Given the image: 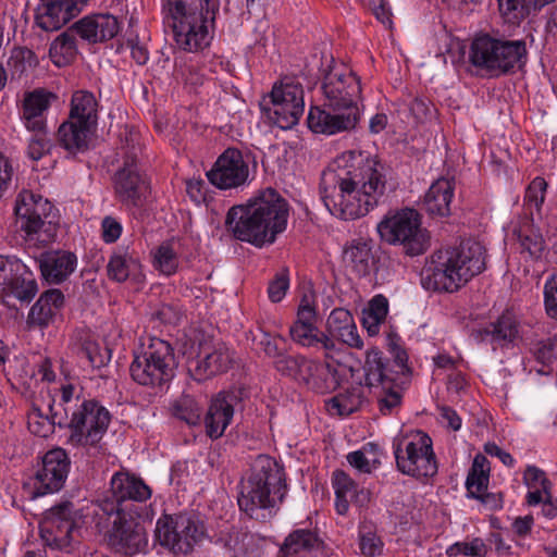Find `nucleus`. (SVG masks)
<instances>
[{
    "instance_id": "9d476101",
    "label": "nucleus",
    "mask_w": 557,
    "mask_h": 557,
    "mask_svg": "<svg viewBox=\"0 0 557 557\" xmlns=\"http://www.w3.org/2000/svg\"><path fill=\"white\" fill-rule=\"evenodd\" d=\"M84 523L82 510L70 500H62L47 509L39 522L44 545L51 550L71 554L81 543Z\"/></svg>"
},
{
    "instance_id": "423d86ee",
    "label": "nucleus",
    "mask_w": 557,
    "mask_h": 557,
    "mask_svg": "<svg viewBox=\"0 0 557 557\" xmlns=\"http://www.w3.org/2000/svg\"><path fill=\"white\" fill-rule=\"evenodd\" d=\"M53 423L69 430L67 443L73 447H96L108 431L112 416L97 399H83L75 408L57 410L49 405Z\"/></svg>"
},
{
    "instance_id": "473e14b6",
    "label": "nucleus",
    "mask_w": 557,
    "mask_h": 557,
    "mask_svg": "<svg viewBox=\"0 0 557 557\" xmlns=\"http://www.w3.org/2000/svg\"><path fill=\"white\" fill-rule=\"evenodd\" d=\"M343 258L347 268L358 277L369 275L374 263L370 243L361 238L351 240L345 247Z\"/></svg>"
},
{
    "instance_id": "aec40b11",
    "label": "nucleus",
    "mask_w": 557,
    "mask_h": 557,
    "mask_svg": "<svg viewBox=\"0 0 557 557\" xmlns=\"http://www.w3.org/2000/svg\"><path fill=\"white\" fill-rule=\"evenodd\" d=\"M208 181L221 190L244 186L249 177V166L242 151L230 147L216 159L211 170L207 172Z\"/></svg>"
},
{
    "instance_id": "393cba45",
    "label": "nucleus",
    "mask_w": 557,
    "mask_h": 557,
    "mask_svg": "<svg viewBox=\"0 0 557 557\" xmlns=\"http://www.w3.org/2000/svg\"><path fill=\"white\" fill-rule=\"evenodd\" d=\"M69 29L75 37L78 36L88 44H97L115 37L120 30V23L111 14L98 13L79 18Z\"/></svg>"
},
{
    "instance_id": "0e129e2a",
    "label": "nucleus",
    "mask_w": 557,
    "mask_h": 557,
    "mask_svg": "<svg viewBox=\"0 0 557 557\" xmlns=\"http://www.w3.org/2000/svg\"><path fill=\"white\" fill-rule=\"evenodd\" d=\"M320 370V363L305 356L298 355V362L295 369L293 379L307 384L308 381L312 380L313 374Z\"/></svg>"
},
{
    "instance_id": "052dcab7",
    "label": "nucleus",
    "mask_w": 557,
    "mask_h": 557,
    "mask_svg": "<svg viewBox=\"0 0 557 557\" xmlns=\"http://www.w3.org/2000/svg\"><path fill=\"white\" fill-rule=\"evenodd\" d=\"M523 483L529 488H542L543 493H548L553 487V484L546 476V473L535 466L527 467L523 473Z\"/></svg>"
},
{
    "instance_id": "4d7b16f0",
    "label": "nucleus",
    "mask_w": 557,
    "mask_h": 557,
    "mask_svg": "<svg viewBox=\"0 0 557 557\" xmlns=\"http://www.w3.org/2000/svg\"><path fill=\"white\" fill-rule=\"evenodd\" d=\"M154 261L159 270L166 275L174 274L178 267L176 253L169 244H162L158 247Z\"/></svg>"
},
{
    "instance_id": "09e8293b",
    "label": "nucleus",
    "mask_w": 557,
    "mask_h": 557,
    "mask_svg": "<svg viewBox=\"0 0 557 557\" xmlns=\"http://www.w3.org/2000/svg\"><path fill=\"white\" fill-rule=\"evenodd\" d=\"M265 98L269 103H275L278 100V102L284 104L299 103L301 107H305L304 89L301 85L294 82L274 84L271 92Z\"/></svg>"
},
{
    "instance_id": "7ed1b4c3",
    "label": "nucleus",
    "mask_w": 557,
    "mask_h": 557,
    "mask_svg": "<svg viewBox=\"0 0 557 557\" xmlns=\"http://www.w3.org/2000/svg\"><path fill=\"white\" fill-rule=\"evenodd\" d=\"M485 248L475 240H462L458 246L441 249L432 255L422 270L421 283L428 290L457 292L485 268Z\"/></svg>"
},
{
    "instance_id": "0eeeda50",
    "label": "nucleus",
    "mask_w": 557,
    "mask_h": 557,
    "mask_svg": "<svg viewBox=\"0 0 557 557\" xmlns=\"http://www.w3.org/2000/svg\"><path fill=\"white\" fill-rule=\"evenodd\" d=\"M470 62L491 77H499L521 70L528 63L524 39H510L505 35H478L470 47Z\"/></svg>"
},
{
    "instance_id": "c9c22d12",
    "label": "nucleus",
    "mask_w": 557,
    "mask_h": 557,
    "mask_svg": "<svg viewBox=\"0 0 557 557\" xmlns=\"http://www.w3.org/2000/svg\"><path fill=\"white\" fill-rule=\"evenodd\" d=\"M304 108L299 103L284 104L275 101V103H269L267 98L260 102L261 111L267 115L271 123L282 129H289L295 126L300 116L304 113Z\"/></svg>"
},
{
    "instance_id": "a19ab883",
    "label": "nucleus",
    "mask_w": 557,
    "mask_h": 557,
    "mask_svg": "<svg viewBox=\"0 0 557 557\" xmlns=\"http://www.w3.org/2000/svg\"><path fill=\"white\" fill-rule=\"evenodd\" d=\"M78 54L77 41L67 28L61 33L50 45L49 57L54 65L63 67L72 64Z\"/></svg>"
},
{
    "instance_id": "5701e85b",
    "label": "nucleus",
    "mask_w": 557,
    "mask_h": 557,
    "mask_svg": "<svg viewBox=\"0 0 557 557\" xmlns=\"http://www.w3.org/2000/svg\"><path fill=\"white\" fill-rule=\"evenodd\" d=\"M242 400L240 389L220 392L212 400L203 418L206 434L211 440L220 438L230 425L235 406Z\"/></svg>"
},
{
    "instance_id": "7c9ffc66",
    "label": "nucleus",
    "mask_w": 557,
    "mask_h": 557,
    "mask_svg": "<svg viewBox=\"0 0 557 557\" xmlns=\"http://www.w3.org/2000/svg\"><path fill=\"white\" fill-rule=\"evenodd\" d=\"M323 541L310 529L292 531L281 544L276 557H302L319 549Z\"/></svg>"
},
{
    "instance_id": "412c9836",
    "label": "nucleus",
    "mask_w": 557,
    "mask_h": 557,
    "mask_svg": "<svg viewBox=\"0 0 557 557\" xmlns=\"http://www.w3.org/2000/svg\"><path fill=\"white\" fill-rule=\"evenodd\" d=\"M90 0H40L35 8V25L45 32L61 29L76 17Z\"/></svg>"
},
{
    "instance_id": "603ef678",
    "label": "nucleus",
    "mask_w": 557,
    "mask_h": 557,
    "mask_svg": "<svg viewBox=\"0 0 557 557\" xmlns=\"http://www.w3.org/2000/svg\"><path fill=\"white\" fill-rule=\"evenodd\" d=\"M547 189V183L543 177H535L528 186L524 194V206L530 210V216L533 215L531 210L535 208L536 212L540 213L542 206L545 200V194Z\"/></svg>"
},
{
    "instance_id": "bb28decb",
    "label": "nucleus",
    "mask_w": 557,
    "mask_h": 557,
    "mask_svg": "<svg viewBox=\"0 0 557 557\" xmlns=\"http://www.w3.org/2000/svg\"><path fill=\"white\" fill-rule=\"evenodd\" d=\"M326 329L330 338H337L344 344L354 348H362L363 342L358 334L354 317L349 310L345 308H335L326 321Z\"/></svg>"
},
{
    "instance_id": "4c0bfd02",
    "label": "nucleus",
    "mask_w": 557,
    "mask_h": 557,
    "mask_svg": "<svg viewBox=\"0 0 557 557\" xmlns=\"http://www.w3.org/2000/svg\"><path fill=\"white\" fill-rule=\"evenodd\" d=\"M364 401L361 384L347 388L344 393H339L324 400V406L330 414L339 417H348L358 411Z\"/></svg>"
},
{
    "instance_id": "72a5a7b5",
    "label": "nucleus",
    "mask_w": 557,
    "mask_h": 557,
    "mask_svg": "<svg viewBox=\"0 0 557 557\" xmlns=\"http://www.w3.org/2000/svg\"><path fill=\"white\" fill-rule=\"evenodd\" d=\"M95 129L67 117L58 129V141L71 154L88 149V139Z\"/></svg>"
},
{
    "instance_id": "6ab92c4d",
    "label": "nucleus",
    "mask_w": 557,
    "mask_h": 557,
    "mask_svg": "<svg viewBox=\"0 0 557 557\" xmlns=\"http://www.w3.org/2000/svg\"><path fill=\"white\" fill-rule=\"evenodd\" d=\"M144 516L115 515L108 532L109 544L125 556L144 553L148 546V536L140 519Z\"/></svg>"
},
{
    "instance_id": "f3484780",
    "label": "nucleus",
    "mask_w": 557,
    "mask_h": 557,
    "mask_svg": "<svg viewBox=\"0 0 557 557\" xmlns=\"http://www.w3.org/2000/svg\"><path fill=\"white\" fill-rule=\"evenodd\" d=\"M53 209V205L41 195L23 189L15 199L14 214L20 228L30 237L54 223Z\"/></svg>"
},
{
    "instance_id": "1a4fd4ad",
    "label": "nucleus",
    "mask_w": 557,
    "mask_h": 557,
    "mask_svg": "<svg viewBox=\"0 0 557 557\" xmlns=\"http://www.w3.org/2000/svg\"><path fill=\"white\" fill-rule=\"evenodd\" d=\"M386 351L388 356L377 347L367 350L363 371L364 384L369 388L404 385L405 379L411 373L407 350L401 345V337L394 331L387 333Z\"/></svg>"
},
{
    "instance_id": "de8ad7c7",
    "label": "nucleus",
    "mask_w": 557,
    "mask_h": 557,
    "mask_svg": "<svg viewBox=\"0 0 557 557\" xmlns=\"http://www.w3.org/2000/svg\"><path fill=\"white\" fill-rule=\"evenodd\" d=\"M173 417L184 421L190 426H196L201 420V407L198 401L190 395L183 394L171 406Z\"/></svg>"
},
{
    "instance_id": "13d9d810",
    "label": "nucleus",
    "mask_w": 557,
    "mask_h": 557,
    "mask_svg": "<svg viewBox=\"0 0 557 557\" xmlns=\"http://www.w3.org/2000/svg\"><path fill=\"white\" fill-rule=\"evenodd\" d=\"M379 388L383 393L377 400L379 409L383 414H391L392 411L401 404L403 385L391 386V388L387 386H380Z\"/></svg>"
},
{
    "instance_id": "58836bf2",
    "label": "nucleus",
    "mask_w": 557,
    "mask_h": 557,
    "mask_svg": "<svg viewBox=\"0 0 557 557\" xmlns=\"http://www.w3.org/2000/svg\"><path fill=\"white\" fill-rule=\"evenodd\" d=\"M497 3L504 23L512 26H519L531 13L545 7L542 0H497Z\"/></svg>"
},
{
    "instance_id": "79ce46f5",
    "label": "nucleus",
    "mask_w": 557,
    "mask_h": 557,
    "mask_svg": "<svg viewBox=\"0 0 557 557\" xmlns=\"http://www.w3.org/2000/svg\"><path fill=\"white\" fill-rule=\"evenodd\" d=\"M388 313V300L382 295H375L362 311V326L367 330L369 336H375L380 332V326L385 322Z\"/></svg>"
},
{
    "instance_id": "c85d7f7f",
    "label": "nucleus",
    "mask_w": 557,
    "mask_h": 557,
    "mask_svg": "<svg viewBox=\"0 0 557 557\" xmlns=\"http://www.w3.org/2000/svg\"><path fill=\"white\" fill-rule=\"evenodd\" d=\"M76 255L71 251H54L47 253L39 262L44 278L50 284L63 283L75 270Z\"/></svg>"
},
{
    "instance_id": "6e6d98bb",
    "label": "nucleus",
    "mask_w": 557,
    "mask_h": 557,
    "mask_svg": "<svg viewBox=\"0 0 557 557\" xmlns=\"http://www.w3.org/2000/svg\"><path fill=\"white\" fill-rule=\"evenodd\" d=\"M531 352L537 362L548 367L557 358V338L547 337L536 342Z\"/></svg>"
},
{
    "instance_id": "ddd939ff",
    "label": "nucleus",
    "mask_w": 557,
    "mask_h": 557,
    "mask_svg": "<svg viewBox=\"0 0 557 557\" xmlns=\"http://www.w3.org/2000/svg\"><path fill=\"white\" fill-rule=\"evenodd\" d=\"M111 497L106 499L102 510L111 515L148 516L144 505L152 494L145 481L127 472H116L110 482Z\"/></svg>"
},
{
    "instance_id": "c756f323",
    "label": "nucleus",
    "mask_w": 557,
    "mask_h": 557,
    "mask_svg": "<svg viewBox=\"0 0 557 557\" xmlns=\"http://www.w3.org/2000/svg\"><path fill=\"white\" fill-rule=\"evenodd\" d=\"M53 92L45 89H35L27 92L23 100L22 116L25 120V126L29 131L46 129V121L42 113L50 107V100L55 99Z\"/></svg>"
},
{
    "instance_id": "a878e982",
    "label": "nucleus",
    "mask_w": 557,
    "mask_h": 557,
    "mask_svg": "<svg viewBox=\"0 0 557 557\" xmlns=\"http://www.w3.org/2000/svg\"><path fill=\"white\" fill-rule=\"evenodd\" d=\"M455 177H440L431 184L423 199V209L433 218L451 214L450 205L455 194Z\"/></svg>"
},
{
    "instance_id": "b1692460",
    "label": "nucleus",
    "mask_w": 557,
    "mask_h": 557,
    "mask_svg": "<svg viewBox=\"0 0 557 557\" xmlns=\"http://www.w3.org/2000/svg\"><path fill=\"white\" fill-rule=\"evenodd\" d=\"M359 120L360 113L346 110L332 111L325 107H311L307 117V124L313 133L335 135L354 129Z\"/></svg>"
},
{
    "instance_id": "864d4df0",
    "label": "nucleus",
    "mask_w": 557,
    "mask_h": 557,
    "mask_svg": "<svg viewBox=\"0 0 557 557\" xmlns=\"http://www.w3.org/2000/svg\"><path fill=\"white\" fill-rule=\"evenodd\" d=\"M486 553V545L481 539H474L471 542H457L450 545L446 550L449 557H457L459 555L467 557H484Z\"/></svg>"
},
{
    "instance_id": "6e6552de",
    "label": "nucleus",
    "mask_w": 557,
    "mask_h": 557,
    "mask_svg": "<svg viewBox=\"0 0 557 557\" xmlns=\"http://www.w3.org/2000/svg\"><path fill=\"white\" fill-rule=\"evenodd\" d=\"M123 163L114 173L113 189L115 199L126 209L141 208L149 194L150 181L139 165L141 145L139 135L126 131L122 138Z\"/></svg>"
},
{
    "instance_id": "8fccbe9b",
    "label": "nucleus",
    "mask_w": 557,
    "mask_h": 557,
    "mask_svg": "<svg viewBox=\"0 0 557 557\" xmlns=\"http://www.w3.org/2000/svg\"><path fill=\"white\" fill-rule=\"evenodd\" d=\"M306 385L318 394L331 393L339 385L337 371L329 363L326 366L320 364V370L313 374L312 380L308 381Z\"/></svg>"
},
{
    "instance_id": "37998d69",
    "label": "nucleus",
    "mask_w": 557,
    "mask_h": 557,
    "mask_svg": "<svg viewBox=\"0 0 557 557\" xmlns=\"http://www.w3.org/2000/svg\"><path fill=\"white\" fill-rule=\"evenodd\" d=\"M139 268L140 263L137 258L126 251H115L107 264V274L111 281L123 283Z\"/></svg>"
},
{
    "instance_id": "4468645a",
    "label": "nucleus",
    "mask_w": 557,
    "mask_h": 557,
    "mask_svg": "<svg viewBox=\"0 0 557 557\" xmlns=\"http://www.w3.org/2000/svg\"><path fill=\"white\" fill-rule=\"evenodd\" d=\"M206 528L203 522L195 515L180 512L177 515H163L156 524V537L161 546L174 554L186 555L195 545L203 540Z\"/></svg>"
},
{
    "instance_id": "f704fd0d",
    "label": "nucleus",
    "mask_w": 557,
    "mask_h": 557,
    "mask_svg": "<svg viewBox=\"0 0 557 557\" xmlns=\"http://www.w3.org/2000/svg\"><path fill=\"white\" fill-rule=\"evenodd\" d=\"M69 119L96 128L98 122V102L91 91L76 90L72 95Z\"/></svg>"
},
{
    "instance_id": "20e7f679",
    "label": "nucleus",
    "mask_w": 557,
    "mask_h": 557,
    "mask_svg": "<svg viewBox=\"0 0 557 557\" xmlns=\"http://www.w3.org/2000/svg\"><path fill=\"white\" fill-rule=\"evenodd\" d=\"M219 9V0H164L163 22L180 49L197 52L210 45Z\"/></svg>"
},
{
    "instance_id": "e2e57ef3",
    "label": "nucleus",
    "mask_w": 557,
    "mask_h": 557,
    "mask_svg": "<svg viewBox=\"0 0 557 557\" xmlns=\"http://www.w3.org/2000/svg\"><path fill=\"white\" fill-rule=\"evenodd\" d=\"M320 370V363L305 356L298 355V362L295 369L293 379L307 384L308 381L312 380L313 374Z\"/></svg>"
},
{
    "instance_id": "2f4dec72",
    "label": "nucleus",
    "mask_w": 557,
    "mask_h": 557,
    "mask_svg": "<svg viewBox=\"0 0 557 557\" xmlns=\"http://www.w3.org/2000/svg\"><path fill=\"white\" fill-rule=\"evenodd\" d=\"M513 236L520 245V252L528 253L531 259L537 260L543 256L546 242L541 230L535 226L532 216H525L513 228Z\"/></svg>"
},
{
    "instance_id": "338daca9",
    "label": "nucleus",
    "mask_w": 557,
    "mask_h": 557,
    "mask_svg": "<svg viewBox=\"0 0 557 557\" xmlns=\"http://www.w3.org/2000/svg\"><path fill=\"white\" fill-rule=\"evenodd\" d=\"M280 343H285V339L277 335L272 336L269 333H264L262 339L260 341V345L264 351V354L276 361L284 352L285 348L280 345Z\"/></svg>"
},
{
    "instance_id": "e433bc0d",
    "label": "nucleus",
    "mask_w": 557,
    "mask_h": 557,
    "mask_svg": "<svg viewBox=\"0 0 557 557\" xmlns=\"http://www.w3.org/2000/svg\"><path fill=\"white\" fill-rule=\"evenodd\" d=\"M289 335L295 343L304 347L321 348L329 352L336 346L335 342L321 332L315 324L293 323L289 327Z\"/></svg>"
},
{
    "instance_id": "774afa93",
    "label": "nucleus",
    "mask_w": 557,
    "mask_h": 557,
    "mask_svg": "<svg viewBox=\"0 0 557 557\" xmlns=\"http://www.w3.org/2000/svg\"><path fill=\"white\" fill-rule=\"evenodd\" d=\"M544 305L546 313L557 319V277H553L544 286Z\"/></svg>"
},
{
    "instance_id": "9b49d317",
    "label": "nucleus",
    "mask_w": 557,
    "mask_h": 557,
    "mask_svg": "<svg viewBox=\"0 0 557 557\" xmlns=\"http://www.w3.org/2000/svg\"><path fill=\"white\" fill-rule=\"evenodd\" d=\"M177 366L173 346L168 341L151 337L143 351L134 356L129 374L139 385L163 388L175 376Z\"/></svg>"
},
{
    "instance_id": "c03bdc74",
    "label": "nucleus",
    "mask_w": 557,
    "mask_h": 557,
    "mask_svg": "<svg viewBox=\"0 0 557 557\" xmlns=\"http://www.w3.org/2000/svg\"><path fill=\"white\" fill-rule=\"evenodd\" d=\"M3 289L16 299L29 302L37 294L38 286L34 274L24 265V270H21V273L16 272Z\"/></svg>"
},
{
    "instance_id": "cd10ccee",
    "label": "nucleus",
    "mask_w": 557,
    "mask_h": 557,
    "mask_svg": "<svg viewBox=\"0 0 557 557\" xmlns=\"http://www.w3.org/2000/svg\"><path fill=\"white\" fill-rule=\"evenodd\" d=\"M64 306V294L57 288L44 292L33 305L27 317L29 326L46 329L53 322L58 311Z\"/></svg>"
},
{
    "instance_id": "ea45409f",
    "label": "nucleus",
    "mask_w": 557,
    "mask_h": 557,
    "mask_svg": "<svg viewBox=\"0 0 557 557\" xmlns=\"http://www.w3.org/2000/svg\"><path fill=\"white\" fill-rule=\"evenodd\" d=\"M491 463L483 454H476L466 479L467 496L478 498L487 491Z\"/></svg>"
},
{
    "instance_id": "2eb2a0df",
    "label": "nucleus",
    "mask_w": 557,
    "mask_h": 557,
    "mask_svg": "<svg viewBox=\"0 0 557 557\" xmlns=\"http://www.w3.org/2000/svg\"><path fill=\"white\" fill-rule=\"evenodd\" d=\"M397 469L413 478H432L437 473V461L432 447L431 437L419 432L418 435L401 448V443L394 445Z\"/></svg>"
},
{
    "instance_id": "dca6fc26",
    "label": "nucleus",
    "mask_w": 557,
    "mask_h": 557,
    "mask_svg": "<svg viewBox=\"0 0 557 557\" xmlns=\"http://www.w3.org/2000/svg\"><path fill=\"white\" fill-rule=\"evenodd\" d=\"M321 88L325 97V108L332 111L346 110L359 113L357 100L361 96V82L356 73H341L331 67L323 76Z\"/></svg>"
},
{
    "instance_id": "4be33fe9",
    "label": "nucleus",
    "mask_w": 557,
    "mask_h": 557,
    "mask_svg": "<svg viewBox=\"0 0 557 557\" xmlns=\"http://www.w3.org/2000/svg\"><path fill=\"white\" fill-rule=\"evenodd\" d=\"M232 363L233 355L224 343L215 344L211 350L199 343L196 360L188 362V373L195 381L201 382L227 372Z\"/></svg>"
},
{
    "instance_id": "680f3d73",
    "label": "nucleus",
    "mask_w": 557,
    "mask_h": 557,
    "mask_svg": "<svg viewBox=\"0 0 557 557\" xmlns=\"http://www.w3.org/2000/svg\"><path fill=\"white\" fill-rule=\"evenodd\" d=\"M289 288V274L287 269L276 273L268 286V296L272 302H280Z\"/></svg>"
},
{
    "instance_id": "bf43d9fd",
    "label": "nucleus",
    "mask_w": 557,
    "mask_h": 557,
    "mask_svg": "<svg viewBox=\"0 0 557 557\" xmlns=\"http://www.w3.org/2000/svg\"><path fill=\"white\" fill-rule=\"evenodd\" d=\"M33 132L35 134L29 139L26 152L29 159L38 161L50 151L52 145L47 138L46 129Z\"/></svg>"
},
{
    "instance_id": "49530a36",
    "label": "nucleus",
    "mask_w": 557,
    "mask_h": 557,
    "mask_svg": "<svg viewBox=\"0 0 557 557\" xmlns=\"http://www.w3.org/2000/svg\"><path fill=\"white\" fill-rule=\"evenodd\" d=\"M75 345L77 355L85 357L95 369L107 366L111 359V350L107 347L102 349L90 336L81 337Z\"/></svg>"
},
{
    "instance_id": "f03ea898",
    "label": "nucleus",
    "mask_w": 557,
    "mask_h": 557,
    "mask_svg": "<svg viewBox=\"0 0 557 557\" xmlns=\"http://www.w3.org/2000/svg\"><path fill=\"white\" fill-rule=\"evenodd\" d=\"M289 215L287 200L274 188L260 190L244 205L233 206L225 227L237 240L262 248L285 232Z\"/></svg>"
},
{
    "instance_id": "a211bd4d",
    "label": "nucleus",
    "mask_w": 557,
    "mask_h": 557,
    "mask_svg": "<svg viewBox=\"0 0 557 557\" xmlns=\"http://www.w3.org/2000/svg\"><path fill=\"white\" fill-rule=\"evenodd\" d=\"M71 460L63 448L48 450L41 458L33 480V496L39 497L59 492L66 481Z\"/></svg>"
},
{
    "instance_id": "f8f14e48",
    "label": "nucleus",
    "mask_w": 557,
    "mask_h": 557,
    "mask_svg": "<svg viewBox=\"0 0 557 557\" xmlns=\"http://www.w3.org/2000/svg\"><path fill=\"white\" fill-rule=\"evenodd\" d=\"M421 215L412 208L389 212L377 224L380 238L389 245H400L407 256L424 253L430 244L426 230L421 227Z\"/></svg>"
},
{
    "instance_id": "a18cd8bd",
    "label": "nucleus",
    "mask_w": 557,
    "mask_h": 557,
    "mask_svg": "<svg viewBox=\"0 0 557 557\" xmlns=\"http://www.w3.org/2000/svg\"><path fill=\"white\" fill-rule=\"evenodd\" d=\"M333 487L335 490V509L338 515H346L349 508L348 496L358 487L357 483L343 470L333 472Z\"/></svg>"
},
{
    "instance_id": "5fc2aeb1",
    "label": "nucleus",
    "mask_w": 557,
    "mask_h": 557,
    "mask_svg": "<svg viewBox=\"0 0 557 557\" xmlns=\"http://www.w3.org/2000/svg\"><path fill=\"white\" fill-rule=\"evenodd\" d=\"M409 111L418 123L431 121L437 114L433 102L424 96L413 97L409 103Z\"/></svg>"
},
{
    "instance_id": "69168bd1",
    "label": "nucleus",
    "mask_w": 557,
    "mask_h": 557,
    "mask_svg": "<svg viewBox=\"0 0 557 557\" xmlns=\"http://www.w3.org/2000/svg\"><path fill=\"white\" fill-rule=\"evenodd\" d=\"M383 543L381 539L372 531L360 532L359 547L362 555L375 557L381 554Z\"/></svg>"
},
{
    "instance_id": "39448f33",
    "label": "nucleus",
    "mask_w": 557,
    "mask_h": 557,
    "mask_svg": "<svg viewBox=\"0 0 557 557\" xmlns=\"http://www.w3.org/2000/svg\"><path fill=\"white\" fill-rule=\"evenodd\" d=\"M286 493L284 467L268 455H259L242 482L237 503L249 518L265 521L275 515V507L283 503Z\"/></svg>"
},
{
    "instance_id": "f257e3e1",
    "label": "nucleus",
    "mask_w": 557,
    "mask_h": 557,
    "mask_svg": "<svg viewBox=\"0 0 557 557\" xmlns=\"http://www.w3.org/2000/svg\"><path fill=\"white\" fill-rule=\"evenodd\" d=\"M349 154V169L330 165L323 170L319 184L324 206L345 221L364 216L388 198V168L376 158Z\"/></svg>"
},
{
    "instance_id": "3c124183",
    "label": "nucleus",
    "mask_w": 557,
    "mask_h": 557,
    "mask_svg": "<svg viewBox=\"0 0 557 557\" xmlns=\"http://www.w3.org/2000/svg\"><path fill=\"white\" fill-rule=\"evenodd\" d=\"M497 341L512 342L519 333V324L510 312L503 313L488 331Z\"/></svg>"
}]
</instances>
